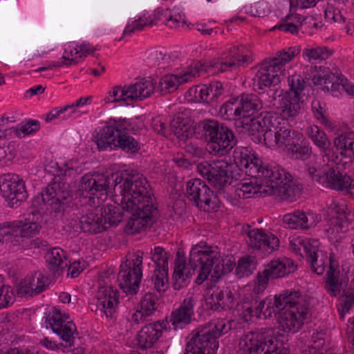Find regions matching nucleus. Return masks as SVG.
Wrapping results in <instances>:
<instances>
[{
  "instance_id": "de8ad7c7",
  "label": "nucleus",
  "mask_w": 354,
  "mask_h": 354,
  "mask_svg": "<svg viewBox=\"0 0 354 354\" xmlns=\"http://www.w3.org/2000/svg\"><path fill=\"white\" fill-rule=\"evenodd\" d=\"M239 108L238 97L232 99L221 106L219 114L224 120H231L242 118L241 111Z\"/></svg>"
},
{
  "instance_id": "c03bdc74",
  "label": "nucleus",
  "mask_w": 354,
  "mask_h": 354,
  "mask_svg": "<svg viewBox=\"0 0 354 354\" xmlns=\"http://www.w3.org/2000/svg\"><path fill=\"white\" fill-rule=\"evenodd\" d=\"M100 212L102 214V222L104 225H106L107 228L111 226H117L122 220L124 215L125 209L122 207H118L113 205H108L104 207H100ZM131 214L130 213H128Z\"/></svg>"
},
{
  "instance_id": "c756f323",
  "label": "nucleus",
  "mask_w": 354,
  "mask_h": 354,
  "mask_svg": "<svg viewBox=\"0 0 354 354\" xmlns=\"http://www.w3.org/2000/svg\"><path fill=\"white\" fill-rule=\"evenodd\" d=\"M224 88L220 82H213L209 85L196 86L189 90L190 94L194 93L195 99L198 102H204L213 105L220 96L223 94Z\"/></svg>"
},
{
  "instance_id": "37998d69",
  "label": "nucleus",
  "mask_w": 354,
  "mask_h": 354,
  "mask_svg": "<svg viewBox=\"0 0 354 354\" xmlns=\"http://www.w3.org/2000/svg\"><path fill=\"white\" fill-rule=\"evenodd\" d=\"M317 243H319L318 240L297 238L290 241V248L295 254L302 257H305L306 259L312 261L313 259L311 255L315 254Z\"/></svg>"
},
{
  "instance_id": "aec40b11",
  "label": "nucleus",
  "mask_w": 354,
  "mask_h": 354,
  "mask_svg": "<svg viewBox=\"0 0 354 354\" xmlns=\"http://www.w3.org/2000/svg\"><path fill=\"white\" fill-rule=\"evenodd\" d=\"M0 192L3 197L10 201L11 206L24 201L28 196L24 181L10 174L0 177Z\"/></svg>"
},
{
  "instance_id": "412c9836",
  "label": "nucleus",
  "mask_w": 354,
  "mask_h": 354,
  "mask_svg": "<svg viewBox=\"0 0 354 354\" xmlns=\"http://www.w3.org/2000/svg\"><path fill=\"white\" fill-rule=\"evenodd\" d=\"M129 124L126 118L113 119V123L102 127L94 137V141L98 148L105 150L108 147L116 148L118 142V133L122 129H128Z\"/></svg>"
},
{
  "instance_id": "49530a36",
  "label": "nucleus",
  "mask_w": 354,
  "mask_h": 354,
  "mask_svg": "<svg viewBox=\"0 0 354 354\" xmlns=\"http://www.w3.org/2000/svg\"><path fill=\"white\" fill-rule=\"evenodd\" d=\"M46 261L48 263L50 269L53 271L63 270L67 267L65 252L59 248H53L46 254Z\"/></svg>"
},
{
  "instance_id": "9b49d317",
  "label": "nucleus",
  "mask_w": 354,
  "mask_h": 354,
  "mask_svg": "<svg viewBox=\"0 0 354 354\" xmlns=\"http://www.w3.org/2000/svg\"><path fill=\"white\" fill-rule=\"evenodd\" d=\"M234 165L241 170H245L246 175L255 180L254 185L265 177V174H272L269 168L272 165L263 162L257 156L252 153L248 148L236 147L233 151Z\"/></svg>"
},
{
  "instance_id": "69168bd1",
  "label": "nucleus",
  "mask_w": 354,
  "mask_h": 354,
  "mask_svg": "<svg viewBox=\"0 0 354 354\" xmlns=\"http://www.w3.org/2000/svg\"><path fill=\"white\" fill-rule=\"evenodd\" d=\"M326 18L331 19L335 22L339 24L346 23V17L342 15V12L332 6H328L324 11Z\"/></svg>"
},
{
  "instance_id": "f704fd0d",
  "label": "nucleus",
  "mask_w": 354,
  "mask_h": 354,
  "mask_svg": "<svg viewBox=\"0 0 354 354\" xmlns=\"http://www.w3.org/2000/svg\"><path fill=\"white\" fill-rule=\"evenodd\" d=\"M163 326L158 322L147 324L139 331L137 337L140 348H151L162 335Z\"/></svg>"
},
{
  "instance_id": "bf43d9fd",
  "label": "nucleus",
  "mask_w": 354,
  "mask_h": 354,
  "mask_svg": "<svg viewBox=\"0 0 354 354\" xmlns=\"http://www.w3.org/2000/svg\"><path fill=\"white\" fill-rule=\"evenodd\" d=\"M109 102H125L127 104L129 102V96L127 95V86L124 85L123 87L121 86H115L109 92Z\"/></svg>"
},
{
  "instance_id": "f3484780",
  "label": "nucleus",
  "mask_w": 354,
  "mask_h": 354,
  "mask_svg": "<svg viewBox=\"0 0 354 354\" xmlns=\"http://www.w3.org/2000/svg\"><path fill=\"white\" fill-rule=\"evenodd\" d=\"M297 266L290 259L273 260L267 264L256 277L255 290L263 291L270 280L282 278L294 272Z\"/></svg>"
},
{
  "instance_id": "8fccbe9b",
  "label": "nucleus",
  "mask_w": 354,
  "mask_h": 354,
  "mask_svg": "<svg viewBox=\"0 0 354 354\" xmlns=\"http://www.w3.org/2000/svg\"><path fill=\"white\" fill-rule=\"evenodd\" d=\"M256 258L254 256L245 255L238 261L236 274L239 278L248 277L256 270Z\"/></svg>"
},
{
  "instance_id": "4468645a",
  "label": "nucleus",
  "mask_w": 354,
  "mask_h": 354,
  "mask_svg": "<svg viewBox=\"0 0 354 354\" xmlns=\"http://www.w3.org/2000/svg\"><path fill=\"white\" fill-rule=\"evenodd\" d=\"M290 90L282 98L281 107L283 118L293 120L300 113L303 100L301 94L306 86L305 80L299 75L295 74L288 79Z\"/></svg>"
},
{
  "instance_id": "e2e57ef3",
  "label": "nucleus",
  "mask_w": 354,
  "mask_h": 354,
  "mask_svg": "<svg viewBox=\"0 0 354 354\" xmlns=\"http://www.w3.org/2000/svg\"><path fill=\"white\" fill-rule=\"evenodd\" d=\"M311 107L314 116L317 120H319L323 124L328 125L329 121L326 115V109L322 106L321 102L317 99L313 100Z\"/></svg>"
},
{
  "instance_id": "c9c22d12",
  "label": "nucleus",
  "mask_w": 354,
  "mask_h": 354,
  "mask_svg": "<svg viewBox=\"0 0 354 354\" xmlns=\"http://www.w3.org/2000/svg\"><path fill=\"white\" fill-rule=\"evenodd\" d=\"M127 86L129 102H136L148 98L153 93L155 86L150 79L142 78Z\"/></svg>"
},
{
  "instance_id": "ea45409f",
  "label": "nucleus",
  "mask_w": 354,
  "mask_h": 354,
  "mask_svg": "<svg viewBox=\"0 0 354 354\" xmlns=\"http://www.w3.org/2000/svg\"><path fill=\"white\" fill-rule=\"evenodd\" d=\"M238 102L242 118H250L263 106L261 99L252 93L241 95L238 97Z\"/></svg>"
},
{
  "instance_id": "0e129e2a",
  "label": "nucleus",
  "mask_w": 354,
  "mask_h": 354,
  "mask_svg": "<svg viewBox=\"0 0 354 354\" xmlns=\"http://www.w3.org/2000/svg\"><path fill=\"white\" fill-rule=\"evenodd\" d=\"M170 126L174 134L179 139L183 140L185 137L187 138V134L185 136V133L187 132V127L183 123V120L180 117H177L172 120L170 122Z\"/></svg>"
},
{
  "instance_id": "0eeeda50",
  "label": "nucleus",
  "mask_w": 354,
  "mask_h": 354,
  "mask_svg": "<svg viewBox=\"0 0 354 354\" xmlns=\"http://www.w3.org/2000/svg\"><path fill=\"white\" fill-rule=\"evenodd\" d=\"M345 283V276L341 271L339 262L335 259L334 254H330L328 267L326 274V289L332 296H337L343 290L344 298L341 306L342 309L338 308L340 317L344 318L345 313H348L354 304V277Z\"/></svg>"
},
{
  "instance_id": "864d4df0",
  "label": "nucleus",
  "mask_w": 354,
  "mask_h": 354,
  "mask_svg": "<svg viewBox=\"0 0 354 354\" xmlns=\"http://www.w3.org/2000/svg\"><path fill=\"white\" fill-rule=\"evenodd\" d=\"M151 259L156 264L155 269L168 270V260L169 254L162 247H155L151 251Z\"/></svg>"
},
{
  "instance_id": "7ed1b4c3",
  "label": "nucleus",
  "mask_w": 354,
  "mask_h": 354,
  "mask_svg": "<svg viewBox=\"0 0 354 354\" xmlns=\"http://www.w3.org/2000/svg\"><path fill=\"white\" fill-rule=\"evenodd\" d=\"M272 174H265L257 185L239 184L234 189L236 197L250 198L260 193L274 196L280 201L293 202L299 196L301 187L292 178L291 175L279 165H271Z\"/></svg>"
},
{
  "instance_id": "79ce46f5",
  "label": "nucleus",
  "mask_w": 354,
  "mask_h": 354,
  "mask_svg": "<svg viewBox=\"0 0 354 354\" xmlns=\"http://www.w3.org/2000/svg\"><path fill=\"white\" fill-rule=\"evenodd\" d=\"M297 136L286 150L292 159L308 160L311 156L312 148L301 133Z\"/></svg>"
},
{
  "instance_id": "b1692460",
  "label": "nucleus",
  "mask_w": 354,
  "mask_h": 354,
  "mask_svg": "<svg viewBox=\"0 0 354 354\" xmlns=\"http://www.w3.org/2000/svg\"><path fill=\"white\" fill-rule=\"evenodd\" d=\"M196 301L197 298L193 294L187 295L180 306L172 312L169 320L174 329L183 328L190 323Z\"/></svg>"
},
{
  "instance_id": "cd10ccee",
  "label": "nucleus",
  "mask_w": 354,
  "mask_h": 354,
  "mask_svg": "<svg viewBox=\"0 0 354 354\" xmlns=\"http://www.w3.org/2000/svg\"><path fill=\"white\" fill-rule=\"evenodd\" d=\"M279 125L273 132L263 134V140L269 147H285L286 149L297 138L301 133L283 126Z\"/></svg>"
},
{
  "instance_id": "13d9d810",
  "label": "nucleus",
  "mask_w": 354,
  "mask_h": 354,
  "mask_svg": "<svg viewBox=\"0 0 354 354\" xmlns=\"http://www.w3.org/2000/svg\"><path fill=\"white\" fill-rule=\"evenodd\" d=\"M154 24V20L151 19L149 17H140L138 20L134 21L131 24H129L126 26L123 35H127L134 32L136 30H142L146 26H153Z\"/></svg>"
},
{
  "instance_id": "4c0bfd02",
  "label": "nucleus",
  "mask_w": 354,
  "mask_h": 354,
  "mask_svg": "<svg viewBox=\"0 0 354 354\" xmlns=\"http://www.w3.org/2000/svg\"><path fill=\"white\" fill-rule=\"evenodd\" d=\"M284 310L297 308V310H308L306 301L299 290H286L278 295Z\"/></svg>"
},
{
  "instance_id": "2f4dec72",
  "label": "nucleus",
  "mask_w": 354,
  "mask_h": 354,
  "mask_svg": "<svg viewBox=\"0 0 354 354\" xmlns=\"http://www.w3.org/2000/svg\"><path fill=\"white\" fill-rule=\"evenodd\" d=\"M283 221L291 229L304 230L315 227L317 223V216L310 212L296 211L284 215Z\"/></svg>"
},
{
  "instance_id": "6ab92c4d",
  "label": "nucleus",
  "mask_w": 354,
  "mask_h": 354,
  "mask_svg": "<svg viewBox=\"0 0 354 354\" xmlns=\"http://www.w3.org/2000/svg\"><path fill=\"white\" fill-rule=\"evenodd\" d=\"M241 232L247 236L248 245L254 249L270 253L279 248V239L272 234H267L262 229H252L250 225H244Z\"/></svg>"
},
{
  "instance_id": "72a5a7b5",
  "label": "nucleus",
  "mask_w": 354,
  "mask_h": 354,
  "mask_svg": "<svg viewBox=\"0 0 354 354\" xmlns=\"http://www.w3.org/2000/svg\"><path fill=\"white\" fill-rule=\"evenodd\" d=\"M100 211L97 207L80 217L79 223L83 232L97 234L107 229V226L103 224L102 213Z\"/></svg>"
},
{
  "instance_id": "338daca9",
  "label": "nucleus",
  "mask_w": 354,
  "mask_h": 354,
  "mask_svg": "<svg viewBox=\"0 0 354 354\" xmlns=\"http://www.w3.org/2000/svg\"><path fill=\"white\" fill-rule=\"evenodd\" d=\"M11 236H18V230L17 225L10 224L8 223H3L0 225V238L1 242L4 239H10Z\"/></svg>"
},
{
  "instance_id": "a878e982",
  "label": "nucleus",
  "mask_w": 354,
  "mask_h": 354,
  "mask_svg": "<svg viewBox=\"0 0 354 354\" xmlns=\"http://www.w3.org/2000/svg\"><path fill=\"white\" fill-rule=\"evenodd\" d=\"M205 301L209 309L218 312L230 309L235 304L234 295L229 287L217 288Z\"/></svg>"
},
{
  "instance_id": "f8f14e48",
  "label": "nucleus",
  "mask_w": 354,
  "mask_h": 354,
  "mask_svg": "<svg viewBox=\"0 0 354 354\" xmlns=\"http://www.w3.org/2000/svg\"><path fill=\"white\" fill-rule=\"evenodd\" d=\"M110 178L103 174H86L81 178L79 191L84 198L93 201L94 205H99L107 198L108 192H111Z\"/></svg>"
},
{
  "instance_id": "20e7f679",
  "label": "nucleus",
  "mask_w": 354,
  "mask_h": 354,
  "mask_svg": "<svg viewBox=\"0 0 354 354\" xmlns=\"http://www.w3.org/2000/svg\"><path fill=\"white\" fill-rule=\"evenodd\" d=\"M299 46H292L276 53L272 59L265 60L261 64L253 79V89L259 93H267L274 98L281 82L278 72H281L283 66L299 54Z\"/></svg>"
},
{
  "instance_id": "58836bf2",
  "label": "nucleus",
  "mask_w": 354,
  "mask_h": 354,
  "mask_svg": "<svg viewBox=\"0 0 354 354\" xmlns=\"http://www.w3.org/2000/svg\"><path fill=\"white\" fill-rule=\"evenodd\" d=\"M157 296L151 292L145 294L140 301V310L133 315V322L140 324L147 321V317L157 309Z\"/></svg>"
},
{
  "instance_id": "6e6552de",
  "label": "nucleus",
  "mask_w": 354,
  "mask_h": 354,
  "mask_svg": "<svg viewBox=\"0 0 354 354\" xmlns=\"http://www.w3.org/2000/svg\"><path fill=\"white\" fill-rule=\"evenodd\" d=\"M201 127L212 155L225 156L235 147L236 140L232 130L223 124L207 120L203 121Z\"/></svg>"
},
{
  "instance_id": "473e14b6",
  "label": "nucleus",
  "mask_w": 354,
  "mask_h": 354,
  "mask_svg": "<svg viewBox=\"0 0 354 354\" xmlns=\"http://www.w3.org/2000/svg\"><path fill=\"white\" fill-rule=\"evenodd\" d=\"M261 292L255 290L254 287L253 292L245 297L241 310L245 322L250 321L253 317H261L263 311V299L261 298L259 293Z\"/></svg>"
},
{
  "instance_id": "f257e3e1",
  "label": "nucleus",
  "mask_w": 354,
  "mask_h": 354,
  "mask_svg": "<svg viewBox=\"0 0 354 354\" xmlns=\"http://www.w3.org/2000/svg\"><path fill=\"white\" fill-rule=\"evenodd\" d=\"M115 182L114 192L120 194L121 206L131 214L126 216L127 232L134 234L150 227L156 221L158 210L147 178L136 171H126Z\"/></svg>"
},
{
  "instance_id": "bb28decb",
  "label": "nucleus",
  "mask_w": 354,
  "mask_h": 354,
  "mask_svg": "<svg viewBox=\"0 0 354 354\" xmlns=\"http://www.w3.org/2000/svg\"><path fill=\"white\" fill-rule=\"evenodd\" d=\"M48 286V278L41 271H35L26 277L18 288L21 296H33L42 292Z\"/></svg>"
},
{
  "instance_id": "423d86ee",
  "label": "nucleus",
  "mask_w": 354,
  "mask_h": 354,
  "mask_svg": "<svg viewBox=\"0 0 354 354\" xmlns=\"http://www.w3.org/2000/svg\"><path fill=\"white\" fill-rule=\"evenodd\" d=\"M197 171L216 189L220 195L225 197V187L230 185L233 179L238 180L241 177L237 166L226 160H213L203 161L197 166Z\"/></svg>"
},
{
  "instance_id": "2eb2a0df",
  "label": "nucleus",
  "mask_w": 354,
  "mask_h": 354,
  "mask_svg": "<svg viewBox=\"0 0 354 354\" xmlns=\"http://www.w3.org/2000/svg\"><path fill=\"white\" fill-rule=\"evenodd\" d=\"M188 199L200 209L214 211L216 207V196L206 183L199 178L189 180L187 183Z\"/></svg>"
},
{
  "instance_id": "e433bc0d",
  "label": "nucleus",
  "mask_w": 354,
  "mask_h": 354,
  "mask_svg": "<svg viewBox=\"0 0 354 354\" xmlns=\"http://www.w3.org/2000/svg\"><path fill=\"white\" fill-rule=\"evenodd\" d=\"M334 147L337 152L345 159L344 163L348 161H354V132L342 133L335 138L333 141Z\"/></svg>"
},
{
  "instance_id": "f03ea898",
  "label": "nucleus",
  "mask_w": 354,
  "mask_h": 354,
  "mask_svg": "<svg viewBox=\"0 0 354 354\" xmlns=\"http://www.w3.org/2000/svg\"><path fill=\"white\" fill-rule=\"evenodd\" d=\"M189 265L192 270L186 266L184 255L178 252L173 274V287L175 290H178L186 286L189 283V278L197 268H199V270L195 282L200 285L211 274L212 278L215 280H218L222 275L229 274L234 269L235 263L231 258L222 259L217 248L201 243L192 248Z\"/></svg>"
},
{
  "instance_id": "393cba45",
  "label": "nucleus",
  "mask_w": 354,
  "mask_h": 354,
  "mask_svg": "<svg viewBox=\"0 0 354 354\" xmlns=\"http://www.w3.org/2000/svg\"><path fill=\"white\" fill-rule=\"evenodd\" d=\"M308 310H297V308L283 310L278 317L279 329L284 333H295L303 324Z\"/></svg>"
},
{
  "instance_id": "ddd939ff",
  "label": "nucleus",
  "mask_w": 354,
  "mask_h": 354,
  "mask_svg": "<svg viewBox=\"0 0 354 354\" xmlns=\"http://www.w3.org/2000/svg\"><path fill=\"white\" fill-rule=\"evenodd\" d=\"M43 204L50 206L55 213L64 212L73 203V196L68 184L54 180L41 193Z\"/></svg>"
},
{
  "instance_id": "6e6d98bb",
  "label": "nucleus",
  "mask_w": 354,
  "mask_h": 354,
  "mask_svg": "<svg viewBox=\"0 0 354 354\" xmlns=\"http://www.w3.org/2000/svg\"><path fill=\"white\" fill-rule=\"evenodd\" d=\"M325 340L322 335H315L312 336V344L304 349L301 354H324L323 351H326L324 348Z\"/></svg>"
},
{
  "instance_id": "3c124183",
  "label": "nucleus",
  "mask_w": 354,
  "mask_h": 354,
  "mask_svg": "<svg viewBox=\"0 0 354 354\" xmlns=\"http://www.w3.org/2000/svg\"><path fill=\"white\" fill-rule=\"evenodd\" d=\"M262 304V315L266 319L271 317L272 315H280L281 313L284 310V307H282L281 301H279L277 295H275L274 298L266 297L263 299Z\"/></svg>"
},
{
  "instance_id": "a18cd8bd",
  "label": "nucleus",
  "mask_w": 354,
  "mask_h": 354,
  "mask_svg": "<svg viewBox=\"0 0 354 354\" xmlns=\"http://www.w3.org/2000/svg\"><path fill=\"white\" fill-rule=\"evenodd\" d=\"M127 129H122L118 135V142L116 148H120L126 153H135L138 152L140 149V144L138 140L130 136L126 131Z\"/></svg>"
},
{
  "instance_id": "c85d7f7f",
  "label": "nucleus",
  "mask_w": 354,
  "mask_h": 354,
  "mask_svg": "<svg viewBox=\"0 0 354 354\" xmlns=\"http://www.w3.org/2000/svg\"><path fill=\"white\" fill-rule=\"evenodd\" d=\"M118 295L116 290L111 287L100 288L96 295V309L105 314L106 317L112 318L116 311L118 301Z\"/></svg>"
},
{
  "instance_id": "052dcab7",
  "label": "nucleus",
  "mask_w": 354,
  "mask_h": 354,
  "mask_svg": "<svg viewBox=\"0 0 354 354\" xmlns=\"http://www.w3.org/2000/svg\"><path fill=\"white\" fill-rule=\"evenodd\" d=\"M334 78L333 75H325L318 77L317 84L322 85L324 89L330 91L333 95H336V92L339 91V85L338 81H334Z\"/></svg>"
},
{
  "instance_id": "a19ab883",
  "label": "nucleus",
  "mask_w": 354,
  "mask_h": 354,
  "mask_svg": "<svg viewBox=\"0 0 354 354\" xmlns=\"http://www.w3.org/2000/svg\"><path fill=\"white\" fill-rule=\"evenodd\" d=\"M306 132L309 138L323 152V157L329 161L328 155L330 152V142L326 133L317 125L307 127Z\"/></svg>"
},
{
  "instance_id": "5701e85b",
  "label": "nucleus",
  "mask_w": 354,
  "mask_h": 354,
  "mask_svg": "<svg viewBox=\"0 0 354 354\" xmlns=\"http://www.w3.org/2000/svg\"><path fill=\"white\" fill-rule=\"evenodd\" d=\"M203 66L200 63H196L194 67H190L181 75L167 74L162 77L159 81L158 88L163 94L170 93L177 89L180 84H183L196 76H200L203 72Z\"/></svg>"
},
{
  "instance_id": "603ef678",
  "label": "nucleus",
  "mask_w": 354,
  "mask_h": 354,
  "mask_svg": "<svg viewBox=\"0 0 354 354\" xmlns=\"http://www.w3.org/2000/svg\"><path fill=\"white\" fill-rule=\"evenodd\" d=\"M153 288L158 292H165L169 287L168 270L155 269L151 277Z\"/></svg>"
},
{
  "instance_id": "dca6fc26",
  "label": "nucleus",
  "mask_w": 354,
  "mask_h": 354,
  "mask_svg": "<svg viewBox=\"0 0 354 354\" xmlns=\"http://www.w3.org/2000/svg\"><path fill=\"white\" fill-rule=\"evenodd\" d=\"M249 50L243 46H235L227 54H224L219 59H214L204 68L208 72L216 73L223 72L228 68L233 69L240 66L248 65L252 59L248 54Z\"/></svg>"
},
{
  "instance_id": "9d476101",
  "label": "nucleus",
  "mask_w": 354,
  "mask_h": 354,
  "mask_svg": "<svg viewBox=\"0 0 354 354\" xmlns=\"http://www.w3.org/2000/svg\"><path fill=\"white\" fill-rule=\"evenodd\" d=\"M143 253L137 252L120 265L118 281L121 289L129 294H136L142 276Z\"/></svg>"
},
{
  "instance_id": "09e8293b",
  "label": "nucleus",
  "mask_w": 354,
  "mask_h": 354,
  "mask_svg": "<svg viewBox=\"0 0 354 354\" xmlns=\"http://www.w3.org/2000/svg\"><path fill=\"white\" fill-rule=\"evenodd\" d=\"M319 243H317V250H315V254H312L311 255L313 261H312L311 262L310 259L306 260L308 263L310 264L313 271L317 273V274L321 275L324 273L326 266H328L329 257L328 258L326 254L319 249Z\"/></svg>"
},
{
  "instance_id": "680f3d73",
  "label": "nucleus",
  "mask_w": 354,
  "mask_h": 354,
  "mask_svg": "<svg viewBox=\"0 0 354 354\" xmlns=\"http://www.w3.org/2000/svg\"><path fill=\"white\" fill-rule=\"evenodd\" d=\"M21 225H17L18 230V236L26 237L36 234L40 229L39 223L35 222H28L22 223Z\"/></svg>"
},
{
  "instance_id": "5fc2aeb1",
  "label": "nucleus",
  "mask_w": 354,
  "mask_h": 354,
  "mask_svg": "<svg viewBox=\"0 0 354 354\" xmlns=\"http://www.w3.org/2000/svg\"><path fill=\"white\" fill-rule=\"evenodd\" d=\"M15 301V293L13 289L8 285L4 283L0 277V309L8 308Z\"/></svg>"
},
{
  "instance_id": "1a4fd4ad",
  "label": "nucleus",
  "mask_w": 354,
  "mask_h": 354,
  "mask_svg": "<svg viewBox=\"0 0 354 354\" xmlns=\"http://www.w3.org/2000/svg\"><path fill=\"white\" fill-rule=\"evenodd\" d=\"M337 160L324 165L319 170L308 165V173L312 179L318 183L333 189L351 192L353 187L351 177L341 171L337 165Z\"/></svg>"
},
{
  "instance_id": "4be33fe9",
  "label": "nucleus",
  "mask_w": 354,
  "mask_h": 354,
  "mask_svg": "<svg viewBox=\"0 0 354 354\" xmlns=\"http://www.w3.org/2000/svg\"><path fill=\"white\" fill-rule=\"evenodd\" d=\"M273 338H264L258 333H250L243 337L239 342L245 354H272L277 348Z\"/></svg>"
},
{
  "instance_id": "a211bd4d",
  "label": "nucleus",
  "mask_w": 354,
  "mask_h": 354,
  "mask_svg": "<svg viewBox=\"0 0 354 354\" xmlns=\"http://www.w3.org/2000/svg\"><path fill=\"white\" fill-rule=\"evenodd\" d=\"M68 318L67 315L62 314L59 310L53 308L46 316V324L47 328H50L54 333L60 336L65 342L66 346L72 347L75 344L76 338L74 333L77 330L73 322L68 321Z\"/></svg>"
},
{
  "instance_id": "4d7b16f0",
  "label": "nucleus",
  "mask_w": 354,
  "mask_h": 354,
  "mask_svg": "<svg viewBox=\"0 0 354 354\" xmlns=\"http://www.w3.org/2000/svg\"><path fill=\"white\" fill-rule=\"evenodd\" d=\"M302 54L304 57H306L308 58L309 62L317 59H326L330 55L328 50L325 47L305 48L303 50Z\"/></svg>"
},
{
  "instance_id": "774afa93",
  "label": "nucleus",
  "mask_w": 354,
  "mask_h": 354,
  "mask_svg": "<svg viewBox=\"0 0 354 354\" xmlns=\"http://www.w3.org/2000/svg\"><path fill=\"white\" fill-rule=\"evenodd\" d=\"M339 219L338 223H335V225L339 226V227L343 230L344 228H347L348 223L354 221V213L350 211L346 212L345 209H344L340 216H339Z\"/></svg>"
},
{
  "instance_id": "39448f33",
  "label": "nucleus",
  "mask_w": 354,
  "mask_h": 354,
  "mask_svg": "<svg viewBox=\"0 0 354 354\" xmlns=\"http://www.w3.org/2000/svg\"><path fill=\"white\" fill-rule=\"evenodd\" d=\"M231 329V322L225 319L199 326L187 337L184 354H216L218 338Z\"/></svg>"
},
{
  "instance_id": "7c9ffc66",
  "label": "nucleus",
  "mask_w": 354,
  "mask_h": 354,
  "mask_svg": "<svg viewBox=\"0 0 354 354\" xmlns=\"http://www.w3.org/2000/svg\"><path fill=\"white\" fill-rule=\"evenodd\" d=\"M252 131L257 130L263 134L273 132L279 125L285 124L284 118L272 111H263L257 117L250 119Z\"/></svg>"
}]
</instances>
